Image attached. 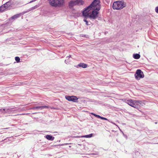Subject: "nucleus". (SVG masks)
<instances>
[{
  "label": "nucleus",
  "instance_id": "obj_21",
  "mask_svg": "<svg viewBox=\"0 0 158 158\" xmlns=\"http://www.w3.org/2000/svg\"><path fill=\"white\" fill-rule=\"evenodd\" d=\"M15 60L16 61L17 63H19L20 61V58L19 57L16 56L15 58Z\"/></svg>",
  "mask_w": 158,
  "mask_h": 158
},
{
  "label": "nucleus",
  "instance_id": "obj_26",
  "mask_svg": "<svg viewBox=\"0 0 158 158\" xmlns=\"http://www.w3.org/2000/svg\"><path fill=\"white\" fill-rule=\"evenodd\" d=\"M49 139V140H53L54 139Z\"/></svg>",
  "mask_w": 158,
  "mask_h": 158
},
{
  "label": "nucleus",
  "instance_id": "obj_22",
  "mask_svg": "<svg viewBox=\"0 0 158 158\" xmlns=\"http://www.w3.org/2000/svg\"><path fill=\"white\" fill-rule=\"evenodd\" d=\"M98 118H100L101 119L106 120L109 121L108 119H107V118L103 117H101L99 115L98 116Z\"/></svg>",
  "mask_w": 158,
  "mask_h": 158
},
{
  "label": "nucleus",
  "instance_id": "obj_7",
  "mask_svg": "<svg viewBox=\"0 0 158 158\" xmlns=\"http://www.w3.org/2000/svg\"><path fill=\"white\" fill-rule=\"evenodd\" d=\"M65 98L69 101H73L74 102H78V98L74 96L66 95L65 96Z\"/></svg>",
  "mask_w": 158,
  "mask_h": 158
},
{
  "label": "nucleus",
  "instance_id": "obj_10",
  "mask_svg": "<svg viewBox=\"0 0 158 158\" xmlns=\"http://www.w3.org/2000/svg\"><path fill=\"white\" fill-rule=\"evenodd\" d=\"M142 102L140 101H134V107L135 108H138L141 104Z\"/></svg>",
  "mask_w": 158,
  "mask_h": 158
},
{
  "label": "nucleus",
  "instance_id": "obj_13",
  "mask_svg": "<svg viewBox=\"0 0 158 158\" xmlns=\"http://www.w3.org/2000/svg\"><path fill=\"white\" fill-rule=\"evenodd\" d=\"M9 110V111H16V110H15V109H14V110H13V109H0V112H2V113H3L4 112V111L5 113H7L8 112H9V111H8V110Z\"/></svg>",
  "mask_w": 158,
  "mask_h": 158
},
{
  "label": "nucleus",
  "instance_id": "obj_4",
  "mask_svg": "<svg viewBox=\"0 0 158 158\" xmlns=\"http://www.w3.org/2000/svg\"><path fill=\"white\" fill-rule=\"evenodd\" d=\"M100 0H94L88 6L87 8H91L93 9V7L95 8V7H101V5H100Z\"/></svg>",
  "mask_w": 158,
  "mask_h": 158
},
{
  "label": "nucleus",
  "instance_id": "obj_11",
  "mask_svg": "<svg viewBox=\"0 0 158 158\" xmlns=\"http://www.w3.org/2000/svg\"><path fill=\"white\" fill-rule=\"evenodd\" d=\"M22 15V14L21 13H19L14 15L10 18V20L11 21H13L15 19L20 17Z\"/></svg>",
  "mask_w": 158,
  "mask_h": 158
},
{
  "label": "nucleus",
  "instance_id": "obj_28",
  "mask_svg": "<svg viewBox=\"0 0 158 158\" xmlns=\"http://www.w3.org/2000/svg\"><path fill=\"white\" fill-rule=\"evenodd\" d=\"M157 123L156 122H155V123L156 124Z\"/></svg>",
  "mask_w": 158,
  "mask_h": 158
},
{
  "label": "nucleus",
  "instance_id": "obj_1",
  "mask_svg": "<svg viewBox=\"0 0 158 158\" xmlns=\"http://www.w3.org/2000/svg\"><path fill=\"white\" fill-rule=\"evenodd\" d=\"M126 6V4L123 0H119L113 2L112 7L114 10H121Z\"/></svg>",
  "mask_w": 158,
  "mask_h": 158
},
{
  "label": "nucleus",
  "instance_id": "obj_9",
  "mask_svg": "<svg viewBox=\"0 0 158 158\" xmlns=\"http://www.w3.org/2000/svg\"><path fill=\"white\" fill-rule=\"evenodd\" d=\"M126 103L132 107H134V101L131 99L126 100L124 99V100Z\"/></svg>",
  "mask_w": 158,
  "mask_h": 158
},
{
  "label": "nucleus",
  "instance_id": "obj_12",
  "mask_svg": "<svg viewBox=\"0 0 158 158\" xmlns=\"http://www.w3.org/2000/svg\"><path fill=\"white\" fill-rule=\"evenodd\" d=\"M88 65L86 64L81 63L75 66L77 68H78L79 67H81L82 68H87L88 67Z\"/></svg>",
  "mask_w": 158,
  "mask_h": 158
},
{
  "label": "nucleus",
  "instance_id": "obj_27",
  "mask_svg": "<svg viewBox=\"0 0 158 158\" xmlns=\"http://www.w3.org/2000/svg\"><path fill=\"white\" fill-rule=\"evenodd\" d=\"M68 57H69V58L71 57V55H69V56H68Z\"/></svg>",
  "mask_w": 158,
  "mask_h": 158
},
{
  "label": "nucleus",
  "instance_id": "obj_30",
  "mask_svg": "<svg viewBox=\"0 0 158 158\" xmlns=\"http://www.w3.org/2000/svg\"><path fill=\"white\" fill-rule=\"evenodd\" d=\"M6 138L8 139V138H9V137H7Z\"/></svg>",
  "mask_w": 158,
  "mask_h": 158
},
{
  "label": "nucleus",
  "instance_id": "obj_3",
  "mask_svg": "<svg viewBox=\"0 0 158 158\" xmlns=\"http://www.w3.org/2000/svg\"><path fill=\"white\" fill-rule=\"evenodd\" d=\"M49 3L52 6L56 7L63 4L64 0H49Z\"/></svg>",
  "mask_w": 158,
  "mask_h": 158
},
{
  "label": "nucleus",
  "instance_id": "obj_17",
  "mask_svg": "<svg viewBox=\"0 0 158 158\" xmlns=\"http://www.w3.org/2000/svg\"><path fill=\"white\" fill-rule=\"evenodd\" d=\"M87 18H84V19H83V21L84 22H86V25H90L91 24V22H88L87 20Z\"/></svg>",
  "mask_w": 158,
  "mask_h": 158
},
{
  "label": "nucleus",
  "instance_id": "obj_25",
  "mask_svg": "<svg viewBox=\"0 0 158 158\" xmlns=\"http://www.w3.org/2000/svg\"><path fill=\"white\" fill-rule=\"evenodd\" d=\"M36 8H37V6H34L32 7L31 8H32V10H33V9H35Z\"/></svg>",
  "mask_w": 158,
  "mask_h": 158
},
{
  "label": "nucleus",
  "instance_id": "obj_19",
  "mask_svg": "<svg viewBox=\"0 0 158 158\" xmlns=\"http://www.w3.org/2000/svg\"><path fill=\"white\" fill-rule=\"evenodd\" d=\"M6 9L3 4L0 6V12L3 11Z\"/></svg>",
  "mask_w": 158,
  "mask_h": 158
},
{
  "label": "nucleus",
  "instance_id": "obj_5",
  "mask_svg": "<svg viewBox=\"0 0 158 158\" xmlns=\"http://www.w3.org/2000/svg\"><path fill=\"white\" fill-rule=\"evenodd\" d=\"M135 78L138 80L140 78H143L144 77V75L143 72L140 69H137L135 74Z\"/></svg>",
  "mask_w": 158,
  "mask_h": 158
},
{
  "label": "nucleus",
  "instance_id": "obj_20",
  "mask_svg": "<svg viewBox=\"0 0 158 158\" xmlns=\"http://www.w3.org/2000/svg\"><path fill=\"white\" fill-rule=\"evenodd\" d=\"M44 137L45 138H54V137L52 136L51 135H45Z\"/></svg>",
  "mask_w": 158,
  "mask_h": 158
},
{
  "label": "nucleus",
  "instance_id": "obj_23",
  "mask_svg": "<svg viewBox=\"0 0 158 158\" xmlns=\"http://www.w3.org/2000/svg\"><path fill=\"white\" fill-rule=\"evenodd\" d=\"M91 114L92 115H93L95 117L98 118V116H99V115H97V114H94V113H91Z\"/></svg>",
  "mask_w": 158,
  "mask_h": 158
},
{
  "label": "nucleus",
  "instance_id": "obj_15",
  "mask_svg": "<svg viewBox=\"0 0 158 158\" xmlns=\"http://www.w3.org/2000/svg\"><path fill=\"white\" fill-rule=\"evenodd\" d=\"M12 5V4L11 2L10 1L8 2L3 4L6 9L11 6Z\"/></svg>",
  "mask_w": 158,
  "mask_h": 158
},
{
  "label": "nucleus",
  "instance_id": "obj_18",
  "mask_svg": "<svg viewBox=\"0 0 158 158\" xmlns=\"http://www.w3.org/2000/svg\"><path fill=\"white\" fill-rule=\"evenodd\" d=\"M93 134L92 133L88 135H85L81 136V137L91 138L92 137Z\"/></svg>",
  "mask_w": 158,
  "mask_h": 158
},
{
  "label": "nucleus",
  "instance_id": "obj_8",
  "mask_svg": "<svg viewBox=\"0 0 158 158\" xmlns=\"http://www.w3.org/2000/svg\"><path fill=\"white\" fill-rule=\"evenodd\" d=\"M80 0H77L76 1H71L69 3V6L70 8H71L74 6L76 5L79 2Z\"/></svg>",
  "mask_w": 158,
  "mask_h": 158
},
{
  "label": "nucleus",
  "instance_id": "obj_16",
  "mask_svg": "<svg viewBox=\"0 0 158 158\" xmlns=\"http://www.w3.org/2000/svg\"><path fill=\"white\" fill-rule=\"evenodd\" d=\"M140 55L139 54H134L133 55V57L136 59H138L140 58Z\"/></svg>",
  "mask_w": 158,
  "mask_h": 158
},
{
  "label": "nucleus",
  "instance_id": "obj_29",
  "mask_svg": "<svg viewBox=\"0 0 158 158\" xmlns=\"http://www.w3.org/2000/svg\"><path fill=\"white\" fill-rule=\"evenodd\" d=\"M66 60H65V63H66Z\"/></svg>",
  "mask_w": 158,
  "mask_h": 158
},
{
  "label": "nucleus",
  "instance_id": "obj_24",
  "mask_svg": "<svg viewBox=\"0 0 158 158\" xmlns=\"http://www.w3.org/2000/svg\"><path fill=\"white\" fill-rule=\"evenodd\" d=\"M155 10V11L156 12L158 13V6L156 7Z\"/></svg>",
  "mask_w": 158,
  "mask_h": 158
},
{
  "label": "nucleus",
  "instance_id": "obj_14",
  "mask_svg": "<svg viewBox=\"0 0 158 158\" xmlns=\"http://www.w3.org/2000/svg\"><path fill=\"white\" fill-rule=\"evenodd\" d=\"M48 106H35L31 108L32 109L35 110V109H40L42 110L44 108H48Z\"/></svg>",
  "mask_w": 158,
  "mask_h": 158
},
{
  "label": "nucleus",
  "instance_id": "obj_2",
  "mask_svg": "<svg viewBox=\"0 0 158 158\" xmlns=\"http://www.w3.org/2000/svg\"><path fill=\"white\" fill-rule=\"evenodd\" d=\"M100 9V7H96L94 8L89 15V18L95 19L98 16V11Z\"/></svg>",
  "mask_w": 158,
  "mask_h": 158
},
{
  "label": "nucleus",
  "instance_id": "obj_6",
  "mask_svg": "<svg viewBox=\"0 0 158 158\" xmlns=\"http://www.w3.org/2000/svg\"><path fill=\"white\" fill-rule=\"evenodd\" d=\"M91 8H87V7H85L82 11V15L84 17V18L89 17V12L91 9Z\"/></svg>",
  "mask_w": 158,
  "mask_h": 158
}]
</instances>
